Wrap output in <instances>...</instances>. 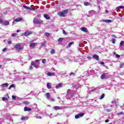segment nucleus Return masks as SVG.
Returning <instances> with one entry per match:
<instances>
[{
	"mask_svg": "<svg viewBox=\"0 0 124 124\" xmlns=\"http://www.w3.org/2000/svg\"><path fill=\"white\" fill-rule=\"evenodd\" d=\"M67 13H68V9L65 10L62 12H58L57 14L61 17H65V14H67Z\"/></svg>",
	"mask_w": 124,
	"mask_h": 124,
	"instance_id": "nucleus-1",
	"label": "nucleus"
},
{
	"mask_svg": "<svg viewBox=\"0 0 124 124\" xmlns=\"http://www.w3.org/2000/svg\"><path fill=\"white\" fill-rule=\"evenodd\" d=\"M33 23H34L36 25H38L39 24H43L44 22L42 19H38L36 17H34L33 18Z\"/></svg>",
	"mask_w": 124,
	"mask_h": 124,
	"instance_id": "nucleus-2",
	"label": "nucleus"
},
{
	"mask_svg": "<svg viewBox=\"0 0 124 124\" xmlns=\"http://www.w3.org/2000/svg\"><path fill=\"white\" fill-rule=\"evenodd\" d=\"M15 48L16 49V50H18V52H20V50H22L23 47H21V44H16L15 46Z\"/></svg>",
	"mask_w": 124,
	"mask_h": 124,
	"instance_id": "nucleus-3",
	"label": "nucleus"
},
{
	"mask_svg": "<svg viewBox=\"0 0 124 124\" xmlns=\"http://www.w3.org/2000/svg\"><path fill=\"white\" fill-rule=\"evenodd\" d=\"M85 115V113L82 112L80 113H78L77 115H76L75 117V119H79V118H82Z\"/></svg>",
	"mask_w": 124,
	"mask_h": 124,
	"instance_id": "nucleus-4",
	"label": "nucleus"
},
{
	"mask_svg": "<svg viewBox=\"0 0 124 124\" xmlns=\"http://www.w3.org/2000/svg\"><path fill=\"white\" fill-rule=\"evenodd\" d=\"M32 34V32L30 31H26L24 32L25 36H29V35H31V34Z\"/></svg>",
	"mask_w": 124,
	"mask_h": 124,
	"instance_id": "nucleus-5",
	"label": "nucleus"
},
{
	"mask_svg": "<svg viewBox=\"0 0 124 124\" xmlns=\"http://www.w3.org/2000/svg\"><path fill=\"white\" fill-rule=\"evenodd\" d=\"M44 17L46 19V20H50L51 19V17H50V16L49 15L46 14L44 15Z\"/></svg>",
	"mask_w": 124,
	"mask_h": 124,
	"instance_id": "nucleus-6",
	"label": "nucleus"
},
{
	"mask_svg": "<svg viewBox=\"0 0 124 124\" xmlns=\"http://www.w3.org/2000/svg\"><path fill=\"white\" fill-rule=\"evenodd\" d=\"M93 58L95 59L96 61H99V56L97 54H94L93 56Z\"/></svg>",
	"mask_w": 124,
	"mask_h": 124,
	"instance_id": "nucleus-7",
	"label": "nucleus"
},
{
	"mask_svg": "<svg viewBox=\"0 0 124 124\" xmlns=\"http://www.w3.org/2000/svg\"><path fill=\"white\" fill-rule=\"evenodd\" d=\"M22 20H23V18L22 17H18V18H16L13 22V24H14L15 22H20V21H22Z\"/></svg>",
	"mask_w": 124,
	"mask_h": 124,
	"instance_id": "nucleus-8",
	"label": "nucleus"
},
{
	"mask_svg": "<svg viewBox=\"0 0 124 124\" xmlns=\"http://www.w3.org/2000/svg\"><path fill=\"white\" fill-rule=\"evenodd\" d=\"M81 31H84V32H88V29L85 27H81L80 28Z\"/></svg>",
	"mask_w": 124,
	"mask_h": 124,
	"instance_id": "nucleus-9",
	"label": "nucleus"
},
{
	"mask_svg": "<svg viewBox=\"0 0 124 124\" xmlns=\"http://www.w3.org/2000/svg\"><path fill=\"white\" fill-rule=\"evenodd\" d=\"M101 79L103 80V79H106V74L103 73L101 75L100 77Z\"/></svg>",
	"mask_w": 124,
	"mask_h": 124,
	"instance_id": "nucleus-10",
	"label": "nucleus"
},
{
	"mask_svg": "<svg viewBox=\"0 0 124 124\" xmlns=\"http://www.w3.org/2000/svg\"><path fill=\"white\" fill-rule=\"evenodd\" d=\"M24 111H28L29 112H30V111H31V108L25 107L24 108Z\"/></svg>",
	"mask_w": 124,
	"mask_h": 124,
	"instance_id": "nucleus-11",
	"label": "nucleus"
},
{
	"mask_svg": "<svg viewBox=\"0 0 124 124\" xmlns=\"http://www.w3.org/2000/svg\"><path fill=\"white\" fill-rule=\"evenodd\" d=\"M23 7H24V8H26V9H29L30 10H35V9H33V8H31V7H28L27 6H23Z\"/></svg>",
	"mask_w": 124,
	"mask_h": 124,
	"instance_id": "nucleus-12",
	"label": "nucleus"
},
{
	"mask_svg": "<svg viewBox=\"0 0 124 124\" xmlns=\"http://www.w3.org/2000/svg\"><path fill=\"white\" fill-rule=\"evenodd\" d=\"M103 22L105 23H112V20L105 19V20H103Z\"/></svg>",
	"mask_w": 124,
	"mask_h": 124,
	"instance_id": "nucleus-13",
	"label": "nucleus"
},
{
	"mask_svg": "<svg viewBox=\"0 0 124 124\" xmlns=\"http://www.w3.org/2000/svg\"><path fill=\"white\" fill-rule=\"evenodd\" d=\"M47 76H54L55 75V73H51V72H48L47 73Z\"/></svg>",
	"mask_w": 124,
	"mask_h": 124,
	"instance_id": "nucleus-14",
	"label": "nucleus"
},
{
	"mask_svg": "<svg viewBox=\"0 0 124 124\" xmlns=\"http://www.w3.org/2000/svg\"><path fill=\"white\" fill-rule=\"evenodd\" d=\"M73 44H74V42H70V43L68 44L67 47H68V48H69V47H71V45H72Z\"/></svg>",
	"mask_w": 124,
	"mask_h": 124,
	"instance_id": "nucleus-15",
	"label": "nucleus"
},
{
	"mask_svg": "<svg viewBox=\"0 0 124 124\" xmlns=\"http://www.w3.org/2000/svg\"><path fill=\"white\" fill-rule=\"evenodd\" d=\"M46 86H47V89H52V86H51V85L49 83H47L46 84Z\"/></svg>",
	"mask_w": 124,
	"mask_h": 124,
	"instance_id": "nucleus-16",
	"label": "nucleus"
},
{
	"mask_svg": "<svg viewBox=\"0 0 124 124\" xmlns=\"http://www.w3.org/2000/svg\"><path fill=\"white\" fill-rule=\"evenodd\" d=\"M62 86V83H59L56 86V89H58V88H61Z\"/></svg>",
	"mask_w": 124,
	"mask_h": 124,
	"instance_id": "nucleus-17",
	"label": "nucleus"
},
{
	"mask_svg": "<svg viewBox=\"0 0 124 124\" xmlns=\"http://www.w3.org/2000/svg\"><path fill=\"white\" fill-rule=\"evenodd\" d=\"M2 86L4 87V88H6L8 86V83L7 82L3 83L2 84Z\"/></svg>",
	"mask_w": 124,
	"mask_h": 124,
	"instance_id": "nucleus-18",
	"label": "nucleus"
},
{
	"mask_svg": "<svg viewBox=\"0 0 124 124\" xmlns=\"http://www.w3.org/2000/svg\"><path fill=\"white\" fill-rule=\"evenodd\" d=\"M28 119H29V117H22L21 118V120L22 121L23 120H28Z\"/></svg>",
	"mask_w": 124,
	"mask_h": 124,
	"instance_id": "nucleus-19",
	"label": "nucleus"
},
{
	"mask_svg": "<svg viewBox=\"0 0 124 124\" xmlns=\"http://www.w3.org/2000/svg\"><path fill=\"white\" fill-rule=\"evenodd\" d=\"M84 5H85V6L91 5V3H90V2H84Z\"/></svg>",
	"mask_w": 124,
	"mask_h": 124,
	"instance_id": "nucleus-20",
	"label": "nucleus"
},
{
	"mask_svg": "<svg viewBox=\"0 0 124 124\" xmlns=\"http://www.w3.org/2000/svg\"><path fill=\"white\" fill-rule=\"evenodd\" d=\"M12 88H15V85H14V84H11V85L9 86V87L8 89H9V90H11Z\"/></svg>",
	"mask_w": 124,
	"mask_h": 124,
	"instance_id": "nucleus-21",
	"label": "nucleus"
},
{
	"mask_svg": "<svg viewBox=\"0 0 124 124\" xmlns=\"http://www.w3.org/2000/svg\"><path fill=\"white\" fill-rule=\"evenodd\" d=\"M54 109L55 110H61V108L59 106H55L54 107Z\"/></svg>",
	"mask_w": 124,
	"mask_h": 124,
	"instance_id": "nucleus-22",
	"label": "nucleus"
},
{
	"mask_svg": "<svg viewBox=\"0 0 124 124\" xmlns=\"http://www.w3.org/2000/svg\"><path fill=\"white\" fill-rule=\"evenodd\" d=\"M4 25H5L6 26H8V25H9V21H5L4 23Z\"/></svg>",
	"mask_w": 124,
	"mask_h": 124,
	"instance_id": "nucleus-23",
	"label": "nucleus"
},
{
	"mask_svg": "<svg viewBox=\"0 0 124 124\" xmlns=\"http://www.w3.org/2000/svg\"><path fill=\"white\" fill-rule=\"evenodd\" d=\"M35 46V43H32L30 44V47H34Z\"/></svg>",
	"mask_w": 124,
	"mask_h": 124,
	"instance_id": "nucleus-24",
	"label": "nucleus"
},
{
	"mask_svg": "<svg viewBox=\"0 0 124 124\" xmlns=\"http://www.w3.org/2000/svg\"><path fill=\"white\" fill-rule=\"evenodd\" d=\"M46 98L47 99H48V98H50V93H46Z\"/></svg>",
	"mask_w": 124,
	"mask_h": 124,
	"instance_id": "nucleus-25",
	"label": "nucleus"
},
{
	"mask_svg": "<svg viewBox=\"0 0 124 124\" xmlns=\"http://www.w3.org/2000/svg\"><path fill=\"white\" fill-rule=\"evenodd\" d=\"M104 96H105V94H102L101 96L99 97L100 99H102L103 98H104Z\"/></svg>",
	"mask_w": 124,
	"mask_h": 124,
	"instance_id": "nucleus-26",
	"label": "nucleus"
},
{
	"mask_svg": "<svg viewBox=\"0 0 124 124\" xmlns=\"http://www.w3.org/2000/svg\"><path fill=\"white\" fill-rule=\"evenodd\" d=\"M117 8L118 9H120V8L121 9H124V6H120L117 7Z\"/></svg>",
	"mask_w": 124,
	"mask_h": 124,
	"instance_id": "nucleus-27",
	"label": "nucleus"
},
{
	"mask_svg": "<svg viewBox=\"0 0 124 124\" xmlns=\"http://www.w3.org/2000/svg\"><path fill=\"white\" fill-rule=\"evenodd\" d=\"M124 62H123L121 64H120V66L119 67V68H123V67H124Z\"/></svg>",
	"mask_w": 124,
	"mask_h": 124,
	"instance_id": "nucleus-28",
	"label": "nucleus"
},
{
	"mask_svg": "<svg viewBox=\"0 0 124 124\" xmlns=\"http://www.w3.org/2000/svg\"><path fill=\"white\" fill-rule=\"evenodd\" d=\"M50 54H55V49H52L50 51Z\"/></svg>",
	"mask_w": 124,
	"mask_h": 124,
	"instance_id": "nucleus-29",
	"label": "nucleus"
},
{
	"mask_svg": "<svg viewBox=\"0 0 124 124\" xmlns=\"http://www.w3.org/2000/svg\"><path fill=\"white\" fill-rule=\"evenodd\" d=\"M2 99L3 101H4L5 100H8V98H5L4 97H3L2 98Z\"/></svg>",
	"mask_w": 124,
	"mask_h": 124,
	"instance_id": "nucleus-30",
	"label": "nucleus"
},
{
	"mask_svg": "<svg viewBox=\"0 0 124 124\" xmlns=\"http://www.w3.org/2000/svg\"><path fill=\"white\" fill-rule=\"evenodd\" d=\"M63 40V38H60L58 39V42H62Z\"/></svg>",
	"mask_w": 124,
	"mask_h": 124,
	"instance_id": "nucleus-31",
	"label": "nucleus"
},
{
	"mask_svg": "<svg viewBox=\"0 0 124 124\" xmlns=\"http://www.w3.org/2000/svg\"><path fill=\"white\" fill-rule=\"evenodd\" d=\"M23 104H25V105H29L30 104L29 102H23Z\"/></svg>",
	"mask_w": 124,
	"mask_h": 124,
	"instance_id": "nucleus-32",
	"label": "nucleus"
},
{
	"mask_svg": "<svg viewBox=\"0 0 124 124\" xmlns=\"http://www.w3.org/2000/svg\"><path fill=\"white\" fill-rule=\"evenodd\" d=\"M45 35H46V36H50V33H48V32H46L45 33Z\"/></svg>",
	"mask_w": 124,
	"mask_h": 124,
	"instance_id": "nucleus-33",
	"label": "nucleus"
},
{
	"mask_svg": "<svg viewBox=\"0 0 124 124\" xmlns=\"http://www.w3.org/2000/svg\"><path fill=\"white\" fill-rule=\"evenodd\" d=\"M117 115H118V116H120V115H124V113L123 112H120V113H117Z\"/></svg>",
	"mask_w": 124,
	"mask_h": 124,
	"instance_id": "nucleus-34",
	"label": "nucleus"
},
{
	"mask_svg": "<svg viewBox=\"0 0 124 124\" xmlns=\"http://www.w3.org/2000/svg\"><path fill=\"white\" fill-rule=\"evenodd\" d=\"M124 41H122L121 42H120V45L121 46H123V45H124Z\"/></svg>",
	"mask_w": 124,
	"mask_h": 124,
	"instance_id": "nucleus-35",
	"label": "nucleus"
},
{
	"mask_svg": "<svg viewBox=\"0 0 124 124\" xmlns=\"http://www.w3.org/2000/svg\"><path fill=\"white\" fill-rule=\"evenodd\" d=\"M43 63H46V59H43L42 61Z\"/></svg>",
	"mask_w": 124,
	"mask_h": 124,
	"instance_id": "nucleus-36",
	"label": "nucleus"
},
{
	"mask_svg": "<svg viewBox=\"0 0 124 124\" xmlns=\"http://www.w3.org/2000/svg\"><path fill=\"white\" fill-rule=\"evenodd\" d=\"M115 42H116V39H113L112 40V43L113 44H115Z\"/></svg>",
	"mask_w": 124,
	"mask_h": 124,
	"instance_id": "nucleus-37",
	"label": "nucleus"
},
{
	"mask_svg": "<svg viewBox=\"0 0 124 124\" xmlns=\"http://www.w3.org/2000/svg\"><path fill=\"white\" fill-rule=\"evenodd\" d=\"M35 64V62H34V61H31V65H33Z\"/></svg>",
	"mask_w": 124,
	"mask_h": 124,
	"instance_id": "nucleus-38",
	"label": "nucleus"
},
{
	"mask_svg": "<svg viewBox=\"0 0 124 124\" xmlns=\"http://www.w3.org/2000/svg\"><path fill=\"white\" fill-rule=\"evenodd\" d=\"M12 99H15L16 98V96L15 95L12 96Z\"/></svg>",
	"mask_w": 124,
	"mask_h": 124,
	"instance_id": "nucleus-39",
	"label": "nucleus"
},
{
	"mask_svg": "<svg viewBox=\"0 0 124 124\" xmlns=\"http://www.w3.org/2000/svg\"><path fill=\"white\" fill-rule=\"evenodd\" d=\"M6 50H7L6 47H5L4 48H3V49H2V51H3V52H5V51H6Z\"/></svg>",
	"mask_w": 124,
	"mask_h": 124,
	"instance_id": "nucleus-40",
	"label": "nucleus"
},
{
	"mask_svg": "<svg viewBox=\"0 0 124 124\" xmlns=\"http://www.w3.org/2000/svg\"><path fill=\"white\" fill-rule=\"evenodd\" d=\"M107 111L109 112H111L112 111V110L110 109H107Z\"/></svg>",
	"mask_w": 124,
	"mask_h": 124,
	"instance_id": "nucleus-41",
	"label": "nucleus"
},
{
	"mask_svg": "<svg viewBox=\"0 0 124 124\" xmlns=\"http://www.w3.org/2000/svg\"><path fill=\"white\" fill-rule=\"evenodd\" d=\"M62 31H63V34H67V33H66V32L65 31H64V30H62Z\"/></svg>",
	"mask_w": 124,
	"mask_h": 124,
	"instance_id": "nucleus-42",
	"label": "nucleus"
},
{
	"mask_svg": "<svg viewBox=\"0 0 124 124\" xmlns=\"http://www.w3.org/2000/svg\"><path fill=\"white\" fill-rule=\"evenodd\" d=\"M34 67H35V68H38V66L37 64H36L34 66Z\"/></svg>",
	"mask_w": 124,
	"mask_h": 124,
	"instance_id": "nucleus-43",
	"label": "nucleus"
},
{
	"mask_svg": "<svg viewBox=\"0 0 124 124\" xmlns=\"http://www.w3.org/2000/svg\"><path fill=\"white\" fill-rule=\"evenodd\" d=\"M12 43V42H11V41H9L8 42V44H11Z\"/></svg>",
	"mask_w": 124,
	"mask_h": 124,
	"instance_id": "nucleus-44",
	"label": "nucleus"
},
{
	"mask_svg": "<svg viewBox=\"0 0 124 124\" xmlns=\"http://www.w3.org/2000/svg\"><path fill=\"white\" fill-rule=\"evenodd\" d=\"M101 64H103V65H104V66H105V63H104V62H101Z\"/></svg>",
	"mask_w": 124,
	"mask_h": 124,
	"instance_id": "nucleus-45",
	"label": "nucleus"
},
{
	"mask_svg": "<svg viewBox=\"0 0 124 124\" xmlns=\"http://www.w3.org/2000/svg\"><path fill=\"white\" fill-rule=\"evenodd\" d=\"M3 21L1 19V18H0V24H1Z\"/></svg>",
	"mask_w": 124,
	"mask_h": 124,
	"instance_id": "nucleus-46",
	"label": "nucleus"
},
{
	"mask_svg": "<svg viewBox=\"0 0 124 124\" xmlns=\"http://www.w3.org/2000/svg\"><path fill=\"white\" fill-rule=\"evenodd\" d=\"M111 36L112 37H114V38H117V37L115 35H112Z\"/></svg>",
	"mask_w": 124,
	"mask_h": 124,
	"instance_id": "nucleus-47",
	"label": "nucleus"
},
{
	"mask_svg": "<svg viewBox=\"0 0 124 124\" xmlns=\"http://www.w3.org/2000/svg\"><path fill=\"white\" fill-rule=\"evenodd\" d=\"M105 123H109V120L107 119V120H105Z\"/></svg>",
	"mask_w": 124,
	"mask_h": 124,
	"instance_id": "nucleus-48",
	"label": "nucleus"
},
{
	"mask_svg": "<svg viewBox=\"0 0 124 124\" xmlns=\"http://www.w3.org/2000/svg\"><path fill=\"white\" fill-rule=\"evenodd\" d=\"M69 75H75V74L74 73H71V74H69Z\"/></svg>",
	"mask_w": 124,
	"mask_h": 124,
	"instance_id": "nucleus-49",
	"label": "nucleus"
},
{
	"mask_svg": "<svg viewBox=\"0 0 124 124\" xmlns=\"http://www.w3.org/2000/svg\"><path fill=\"white\" fill-rule=\"evenodd\" d=\"M17 34L15 33H14L13 34V36H16V35Z\"/></svg>",
	"mask_w": 124,
	"mask_h": 124,
	"instance_id": "nucleus-50",
	"label": "nucleus"
},
{
	"mask_svg": "<svg viewBox=\"0 0 124 124\" xmlns=\"http://www.w3.org/2000/svg\"><path fill=\"white\" fill-rule=\"evenodd\" d=\"M35 62H39V60H36Z\"/></svg>",
	"mask_w": 124,
	"mask_h": 124,
	"instance_id": "nucleus-51",
	"label": "nucleus"
},
{
	"mask_svg": "<svg viewBox=\"0 0 124 124\" xmlns=\"http://www.w3.org/2000/svg\"><path fill=\"white\" fill-rule=\"evenodd\" d=\"M116 56L117 57V58H120L121 56L119 55V54H116Z\"/></svg>",
	"mask_w": 124,
	"mask_h": 124,
	"instance_id": "nucleus-52",
	"label": "nucleus"
},
{
	"mask_svg": "<svg viewBox=\"0 0 124 124\" xmlns=\"http://www.w3.org/2000/svg\"><path fill=\"white\" fill-rule=\"evenodd\" d=\"M33 67H32V66H30V70H31V69H32Z\"/></svg>",
	"mask_w": 124,
	"mask_h": 124,
	"instance_id": "nucleus-53",
	"label": "nucleus"
},
{
	"mask_svg": "<svg viewBox=\"0 0 124 124\" xmlns=\"http://www.w3.org/2000/svg\"><path fill=\"white\" fill-rule=\"evenodd\" d=\"M87 59H88V60H91V57H87Z\"/></svg>",
	"mask_w": 124,
	"mask_h": 124,
	"instance_id": "nucleus-54",
	"label": "nucleus"
},
{
	"mask_svg": "<svg viewBox=\"0 0 124 124\" xmlns=\"http://www.w3.org/2000/svg\"><path fill=\"white\" fill-rule=\"evenodd\" d=\"M108 12H109L108 10H106V13H108Z\"/></svg>",
	"mask_w": 124,
	"mask_h": 124,
	"instance_id": "nucleus-55",
	"label": "nucleus"
},
{
	"mask_svg": "<svg viewBox=\"0 0 124 124\" xmlns=\"http://www.w3.org/2000/svg\"><path fill=\"white\" fill-rule=\"evenodd\" d=\"M20 32V30H17L16 32Z\"/></svg>",
	"mask_w": 124,
	"mask_h": 124,
	"instance_id": "nucleus-56",
	"label": "nucleus"
},
{
	"mask_svg": "<svg viewBox=\"0 0 124 124\" xmlns=\"http://www.w3.org/2000/svg\"><path fill=\"white\" fill-rule=\"evenodd\" d=\"M36 64L35 63V64H34L33 65H32L33 66H34Z\"/></svg>",
	"mask_w": 124,
	"mask_h": 124,
	"instance_id": "nucleus-57",
	"label": "nucleus"
},
{
	"mask_svg": "<svg viewBox=\"0 0 124 124\" xmlns=\"http://www.w3.org/2000/svg\"><path fill=\"white\" fill-rule=\"evenodd\" d=\"M1 67H2V66L0 64V68H1Z\"/></svg>",
	"mask_w": 124,
	"mask_h": 124,
	"instance_id": "nucleus-58",
	"label": "nucleus"
},
{
	"mask_svg": "<svg viewBox=\"0 0 124 124\" xmlns=\"http://www.w3.org/2000/svg\"><path fill=\"white\" fill-rule=\"evenodd\" d=\"M52 101H55V99H53L52 100Z\"/></svg>",
	"mask_w": 124,
	"mask_h": 124,
	"instance_id": "nucleus-59",
	"label": "nucleus"
},
{
	"mask_svg": "<svg viewBox=\"0 0 124 124\" xmlns=\"http://www.w3.org/2000/svg\"><path fill=\"white\" fill-rule=\"evenodd\" d=\"M110 107H112V105H111V106H110Z\"/></svg>",
	"mask_w": 124,
	"mask_h": 124,
	"instance_id": "nucleus-60",
	"label": "nucleus"
}]
</instances>
